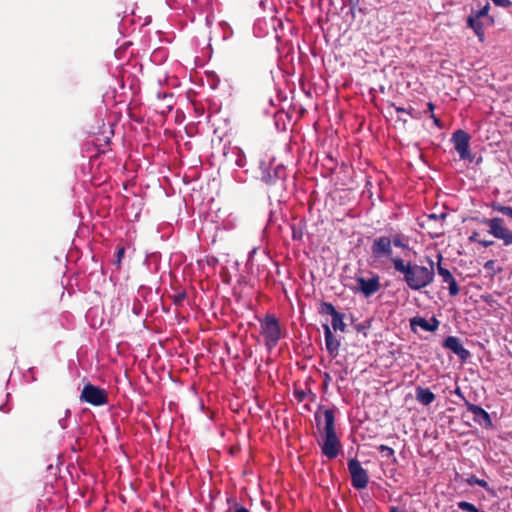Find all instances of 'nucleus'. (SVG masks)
<instances>
[{
	"label": "nucleus",
	"mask_w": 512,
	"mask_h": 512,
	"mask_svg": "<svg viewBox=\"0 0 512 512\" xmlns=\"http://www.w3.org/2000/svg\"><path fill=\"white\" fill-rule=\"evenodd\" d=\"M166 59H167V53L163 49H157L151 55L152 62L161 63V62L165 61Z\"/></svg>",
	"instance_id": "a211bd4d"
},
{
	"label": "nucleus",
	"mask_w": 512,
	"mask_h": 512,
	"mask_svg": "<svg viewBox=\"0 0 512 512\" xmlns=\"http://www.w3.org/2000/svg\"><path fill=\"white\" fill-rule=\"evenodd\" d=\"M427 107H428V111L430 112V115L432 113H434L433 112L434 111V104L433 103H431V102L427 103Z\"/></svg>",
	"instance_id": "7c9ffc66"
},
{
	"label": "nucleus",
	"mask_w": 512,
	"mask_h": 512,
	"mask_svg": "<svg viewBox=\"0 0 512 512\" xmlns=\"http://www.w3.org/2000/svg\"><path fill=\"white\" fill-rule=\"evenodd\" d=\"M318 430L322 435V453L329 459L338 455L340 441L335 431V416L331 409L318 411L315 415Z\"/></svg>",
	"instance_id": "f257e3e1"
},
{
	"label": "nucleus",
	"mask_w": 512,
	"mask_h": 512,
	"mask_svg": "<svg viewBox=\"0 0 512 512\" xmlns=\"http://www.w3.org/2000/svg\"><path fill=\"white\" fill-rule=\"evenodd\" d=\"M482 223L488 226L489 233L495 238L502 240L504 245L512 244V231L504 225L502 218L484 219Z\"/></svg>",
	"instance_id": "7ed1b4c3"
},
{
	"label": "nucleus",
	"mask_w": 512,
	"mask_h": 512,
	"mask_svg": "<svg viewBox=\"0 0 512 512\" xmlns=\"http://www.w3.org/2000/svg\"><path fill=\"white\" fill-rule=\"evenodd\" d=\"M391 262L397 272L403 274V280L412 290H420L427 287L434 279L433 268L405 263L401 258H391Z\"/></svg>",
	"instance_id": "f03ea898"
},
{
	"label": "nucleus",
	"mask_w": 512,
	"mask_h": 512,
	"mask_svg": "<svg viewBox=\"0 0 512 512\" xmlns=\"http://www.w3.org/2000/svg\"><path fill=\"white\" fill-rule=\"evenodd\" d=\"M123 253H124V250H123V249H120V250H119V257H121V256L123 255Z\"/></svg>",
	"instance_id": "72a5a7b5"
},
{
	"label": "nucleus",
	"mask_w": 512,
	"mask_h": 512,
	"mask_svg": "<svg viewBox=\"0 0 512 512\" xmlns=\"http://www.w3.org/2000/svg\"><path fill=\"white\" fill-rule=\"evenodd\" d=\"M458 507L463 510V511H467V512H478V510L476 509V507L469 503V502H466V501H461L458 503Z\"/></svg>",
	"instance_id": "412c9836"
},
{
	"label": "nucleus",
	"mask_w": 512,
	"mask_h": 512,
	"mask_svg": "<svg viewBox=\"0 0 512 512\" xmlns=\"http://www.w3.org/2000/svg\"><path fill=\"white\" fill-rule=\"evenodd\" d=\"M494 265H495V261L493 260H489L485 263L484 267L485 269L487 270H492L494 268Z\"/></svg>",
	"instance_id": "cd10ccee"
},
{
	"label": "nucleus",
	"mask_w": 512,
	"mask_h": 512,
	"mask_svg": "<svg viewBox=\"0 0 512 512\" xmlns=\"http://www.w3.org/2000/svg\"><path fill=\"white\" fill-rule=\"evenodd\" d=\"M469 240L471 242H478L480 241L479 239V234L477 232H473L472 235L469 237Z\"/></svg>",
	"instance_id": "bb28decb"
},
{
	"label": "nucleus",
	"mask_w": 512,
	"mask_h": 512,
	"mask_svg": "<svg viewBox=\"0 0 512 512\" xmlns=\"http://www.w3.org/2000/svg\"><path fill=\"white\" fill-rule=\"evenodd\" d=\"M451 141L454 144V148L459 154L460 159L466 160L471 159V153L469 150L470 136L463 130H457L453 133Z\"/></svg>",
	"instance_id": "423d86ee"
},
{
	"label": "nucleus",
	"mask_w": 512,
	"mask_h": 512,
	"mask_svg": "<svg viewBox=\"0 0 512 512\" xmlns=\"http://www.w3.org/2000/svg\"><path fill=\"white\" fill-rule=\"evenodd\" d=\"M236 512H249L246 508L240 507L236 509Z\"/></svg>",
	"instance_id": "473e14b6"
},
{
	"label": "nucleus",
	"mask_w": 512,
	"mask_h": 512,
	"mask_svg": "<svg viewBox=\"0 0 512 512\" xmlns=\"http://www.w3.org/2000/svg\"><path fill=\"white\" fill-rule=\"evenodd\" d=\"M438 274L442 277V280L445 283H449L454 280V277L451 274V272L440 265L438 266Z\"/></svg>",
	"instance_id": "6ab92c4d"
},
{
	"label": "nucleus",
	"mask_w": 512,
	"mask_h": 512,
	"mask_svg": "<svg viewBox=\"0 0 512 512\" xmlns=\"http://www.w3.org/2000/svg\"><path fill=\"white\" fill-rule=\"evenodd\" d=\"M348 469L351 475L353 487L358 490L366 488L369 477L367 471L361 466L360 462L356 459L349 460Z\"/></svg>",
	"instance_id": "39448f33"
},
{
	"label": "nucleus",
	"mask_w": 512,
	"mask_h": 512,
	"mask_svg": "<svg viewBox=\"0 0 512 512\" xmlns=\"http://www.w3.org/2000/svg\"><path fill=\"white\" fill-rule=\"evenodd\" d=\"M495 5L508 8L512 5L510 0H491Z\"/></svg>",
	"instance_id": "b1692460"
},
{
	"label": "nucleus",
	"mask_w": 512,
	"mask_h": 512,
	"mask_svg": "<svg viewBox=\"0 0 512 512\" xmlns=\"http://www.w3.org/2000/svg\"><path fill=\"white\" fill-rule=\"evenodd\" d=\"M468 410L475 416V417H478V418H481L483 419V421L486 423V424H490L491 423V420H490V416L489 414L481 407L477 406V405H473V404H470L468 406Z\"/></svg>",
	"instance_id": "2eb2a0df"
},
{
	"label": "nucleus",
	"mask_w": 512,
	"mask_h": 512,
	"mask_svg": "<svg viewBox=\"0 0 512 512\" xmlns=\"http://www.w3.org/2000/svg\"><path fill=\"white\" fill-rule=\"evenodd\" d=\"M489 10H490V5L489 3H487L485 6H483L480 10H478L477 12H473L471 15L477 17V18H483V17H486L489 24H493L494 22V19L493 17L489 16L488 13H489Z\"/></svg>",
	"instance_id": "f3484780"
},
{
	"label": "nucleus",
	"mask_w": 512,
	"mask_h": 512,
	"mask_svg": "<svg viewBox=\"0 0 512 512\" xmlns=\"http://www.w3.org/2000/svg\"><path fill=\"white\" fill-rule=\"evenodd\" d=\"M80 399L94 406H102L108 402V395L104 389L92 384H86L83 387Z\"/></svg>",
	"instance_id": "20e7f679"
},
{
	"label": "nucleus",
	"mask_w": 512,
	"mask_h": 512,
	"mask_svg": "<svg viewBox=\"0 0 512 512\" xmlns=\"http://www.w3.org/2000/svg\"><path fill=\"white\" fill-rule=\"evenodd\" d=\"M398 112H404V109L396 108Z\"/></svg>",
	"instance_id": "f704fd0d"
},
{
	"label": "nucleus",
	"mask_w": 512,
	"mask_h": 512,
	"mask_svg": "<svg viewBox=\"0 0 512 512\" xmlns=\"http://www.w3.org/2000/svg\"><path fill=\"white\" fill-rule=\"evenodd\" d=\"M372 252L376 256H386L394 258L392 256L391 240L388 237H379L372 245Z\"/></svg>",
	"instance_id": "1a4fd4ad"
},
{
	"label": "nucleus",
	"mask_w": 512,
	"mask_h": 512,
	"mask_svg": "<svg viewBox=\"0 0 512 512\" xmlns=\"http://www.w3.org/2000/svg\"><path fill=\"white\" fill-rule=\"evenodd\" d=\"M444 346L458 355L461 359H466L469 356V351L463 347L457 337L449 336L445 339Z\"/></svg>",
	"instance_id": "9d476101"
},
{
	"label": "nucleus",
	"mask_w": 512,
	"mask_h": 512,
	"mask_svg": "<svg viewBox=\"0 0 512 512\" xmlns=\"http://www.w3.org/2000/svg\"><path fill=\"white\" fill-rule=\"evenodd\" d=\"M393 243L394 246L396 247H400V248H406L407 245L402 241V239L400 237H395L392 241H391V244Z\"/></svg>",
	"instance_id": "393cba45"
},
{
	"label": "nucleus",
	"mask_w": 512,
	"mask_h": 512,
	"mask_svg": "<svg viewBox=\"0 0 512 512\" xmlns=\"http://www.w3.org/2000/svg\"><path fill=\"white\" fill-rule=\"evenodd\" d=\"M467 26L471 29H473L474 33L477 35L480 42H484V29H483V23L480 21L479 18L470 15L467 18Z\"/></svg>",
	"instance_id": "f8f14e48"
},
{
	"label": "nucleus",
	"mask_w": 512,
	"mask_h": 512,
	"mask_svg": "<svg viewBox=\"0 0 512 512\" xmlns=\"http://www.w3.org/2000/svg\"><path fill=\"white\" fill-rule=\"evenodd\" d=\"M357 282V291L361 292L365 297H369L376 293L380 288V282L378 276H373L370 279H365L363 277H358L356 279Z\"/></svg>",
	"instance_id": "6e6552de"
},
{
	"label": "nucleus",
	"mask_w": 512,
	"mask_h": 512,
	"mask_svg": "<svg viewBox=\"0 0 512 512\" xmlns=\"http://www.w3.org/2000/svg\"><path fill=\"white\" fill-rule=\"evenodd\" d=\"M479 244H481L482 246L484 247H489L493 244V241H488V240H480L479 241Z\"/></svg>",
	"instance_id": "c756f323"
},
{
	"label": "nucleus",
	"mask_w": 512,
	"mask_h": 512,
	"mask_svg": "<svg viewBox=\"0 0 512 512\" xmlns=\"http://www.w3.org/2000/svg\"><path fill=\"white\" fill-rule=\"evenodd\" d=\"M338 311L334 308V306L331 303L324 302L321 305V313L329 314L334 316Z\"/></svg>",
	"instance_id": "aec40b11"
},
{
	"label": "nucleus",
	"mask_w": 512,
	"mask_h": 512,
	"mask_svg": "<svg viewBox=\"0 0 512 512\" xmlns=\"http://www.w3.org/2000/svg\"><path fill=\"white\" fill-rule=\"evenodd\" d=\"M416 399L421 404L428 406L435 400V395L428 388L418 387L416 389Z\"/></svg>",
	"instance_id": "ddd939ff"
},
{
	"label": "nucleus",
	"mask_w": 512,
	"mask_h": 512,
	"mask_svg": "<svg viewBox=\"0 0 512 512\" xmlns=\"http://www.w3.org/2000/svg\"><path fill=\"white\" fill-rule=\"evenodd\" d=\"M332 327L335 331L344 332L346 328V324L344 323V315L337 312L334 316H332Z\"/></svg>",
	"instance_id": "dca6fc26"
},
{
	"label": "nucleus",
	"mask_w": 512,
	"mask_h": 512,
	"mask_svg": "<svg viewBox=\"0 0 512 512\" xmlns=\"http://www.w3.org/2000/svg\"><path fill=\"white\" fill-rule=\"evenodd\" d=\"M323 329H324L326 349L328 350V352L331 356L335 357L338 354L340 342L333 335V333L328 325H323Z\"/></svg>",
	"instance_id": "9b49d317"
},
{
	"label": "nucleus",
	"mask_w": 512,
	"mask_h": 512,
	"mask_svg": "<svg viewBox=\"0 0 512 512\" xmlns=\"http://www.w3.org/2000/svg\"><path fill=\"white\" fill-rule=\"evenodd\" d=\"M380 450L381 451H387L390 455H392L394 453L393 449L386 446V445H381L380 446Z\"/></svg>",
	"instance_id": "c85d7f7f"
},
{
	"label": "nucleus",
	"mask_w": 512,
	"mask_h": 512,
	"mask_svg": "<svg viewBox=\"0 0 512 512\" xmlns=\"http://www.w3.org/2000/svg\"><path fill=\"white\" fill-rule=\"evenodd\" d=\"M430 118L433 120V122H434V124H435L436 126H438V127H440V128L442 127V124H441L440 119H438V118L435 116V114H434V113H432V114L430 115Z\"/></svg>",
	"instance_id": "a878e982"
},
{
	"label": "nucleus",
	"mask_w": 512,
	"mask_h": 512,
	"mask_svg": "<svg viewBox=\"0 0 512 512\" xmlns=\"http://www.w3.org/2000/svg\"><path fill=\"white\" fill-rule=\"evenodd\" d=\"M449 285V293L451 296H456L459 293V287L454 279L452 282L447 283Z\"/></svg>",
	"instance_id": "5701e85b"
},
{
	"label": "nucleus",
	"mask_w": 512,
	"mask_h": 512,
	"mask_svg": "<svg viewBox=\"0 0 512 512\" xmlns=\"http://www.w3.org/2000/svg\"><path fill=\"white\" fill-rule=\"evenodd\" d=\"M438 321L436 319H433V323H430L426 319L422 317H416L411 320L412 326H418L422 328L425 331H434L438 328Z\"/></svg>",
	"instance_id": "4468645a"
},
{
	"label": "nucleus",
	"mask_w": 512,
	"mask_h": 512,
	"mask_svg": "<svg viewBox=\"0 0 512 512\" xmlns=\"http://www.w3.org/2000/svg\"><path fill=\"white\" fill-rule=\"evenodd\" d=\"M476 483L480 486H486V482L484 480H477Z\"/></svg>",
	"instance_id": "2f4dec72"
},
{
	"label": "nucleus",
	"mask_w": 512,
	"mask_h": 512,
	"mask_svg": "<svg viewBox=\"0 0 512 512\" xmlns=\"http://www.w3.org/2000/svg\"><path fill=\"white\" fill-rule=\"evenodd\" d=\"M262 333L268 346H275L280 339V327L273 317H266L262 323Z\"/></svg>",
	"instance_id": "0eeeda50"
},
{
	"label": "nucleus",
	"mask_w": 512,
	"mask_h": 512,
	"mask_svg": "<svg viewBox=\"0 0 512 512\" xmlns=\"http://www.w3.org/2000/svg\"><path fill=\"white\" fill-rule=\"evenodd\" d=\"M494 209L497 210L498 212L512 218V207L498 205V206H495Z\"/></svg>",
	"instance_id": "4be33fe9"
}]
</instances>
